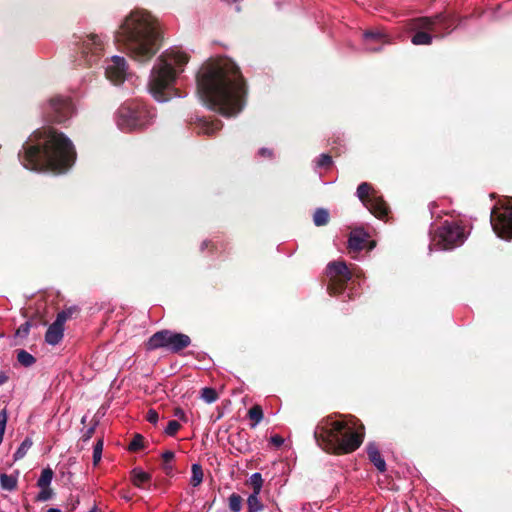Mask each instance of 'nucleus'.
I'll use <instances>...</instances> for the list:
<instances>
[{"label": "nucleus", "instance_id": "nucleus-30", "mask_svg": "<svg viewBox=\"0 0 512 512\" xmlns=\"http://www.w3.org/2000/svg\"><path fill=\"white\" fill-rule=\"evenodd\" d=\"M33 442L30 438H25L24 441L21 443V445L18 447V449L16 450V452L14 453V460L17 461V460H20L22 459L27 451L31 448Z\"/></svg>", "mask_w": 512, "mask_h": 512}, {"label": "nucleus", "instance_id": "nucleus-25", "mask_svg": "<svg viewBox=\"0 0 512 512\" xmlns=\"http://www.w3.org/2000/svg\"><path fill=\"white\" fill-rule=\"evenodd\" d=\"M17 361L23 367H31L36 363V358L24 349L17 351Z\"/></svg>", "mask_w": 512, "mask_h": 512}, {"label": "nucleus", "instance_id": "nucleus-8", "mask_svg": "<svg viewBox=\"0 0 512 512\" xmlns=\"http://www.w3.org/2000/svg\"><path fill=\"white\" fill-rule=\"evenodd\" d=\"M74 62L78 66L91 67L104 54V41L98 34L74 35Z\"/></svg>", "mask_w": 512, "mask_h": 512}, {"label": "nucleus", "instance_id": "nucleus-36", "mask_svg": "<svg viewBox=\"0 0 512 512\" xmlns=\"http://www.w3.org/2000/svg\"><path fill=\"white\" fill-rule=\"evenodd\" d=\"M102 451H103V440L102 439H99L96 444L94 445V448H93V464L96 466L100 460H101V456H102Z\"/></svg>", "mask_w": 512, "mask_h": 512}, {"label": "nucleus", "instance_id": "nucleus-32", "mask_svg": "<svg viewBox=\"0 0 512 512\" xmlns=\"http://www.w3.org/2000/svg\"><path fill=\"white\" fill-rule=\"evenodd\" d=\"M203 481V470L199 464L192 465V477H191V485L194 487L199 486Z\"/></svg>", "mask_w": 512, "mask_h": 512}, {"label": "nucleus", "instance_id": "nucleus-26", "mask_svg": "<svg viewBox=\"0 0 512 512\" xmlns=\"http://www.w3.org/2000/svg\"><path fill=\"white\" fill-rule=\"evenodd\" d=\"M0 485L2 489L13 491L17 488V478L6 473L0 474Z\"/></svg>", "mask_w": 512, "mask_h": 512}, {"label": "nucleus", "instance_id": "nucleus-4", "mask_svg": "<svg viewBox=\"0 0 512 512\" xmlns=\"http://www.w3.org/2000/svg\"><path fill=\"white\" fill-rule=\"evenodd\" d=\"M314 439L324 451L344 455L357 450L364 440V434L356 431L347 422L336 420L332 415L321 419L315 427Z\"/></svg>", "mask_w": 512, "mask_h": 512}, {"label": "nucleus", "instance_id": "nucleus-28", "mask_svg": "<svg viewBox=\"0 0 512 512\" xmlns=\"http://www.w3.org/2000/svg\"><path fill=\"white\" fill-rule=\"evenodd\" d=\"M53 470L51 468H45L42 470L39 479L37 480V486L40 488H47L50 486L53 478Z\"/></svg>", "mask_w": 512, "mask_h": 512}, {"label": "nucleus", "instance_id": "nucleus-9", "mask_svg": "<svg viewBox=\"0 0 512 512\" xmlns=\"http://www.w3.org/2000/svg\"><path fill=\"white\" fill-rule=\"evenodd\" d=\"M431 246L439 250H451L466 239L463 226L454 221H444L431 232Z\"/></svg>", "mask_w": 512, "mask_h": 512}, {"label": "nucleus", "instance_id": "nucleus-39", "mask_svg": "<svg viewBox=\"0 0 512 512\" xmlns=\"http://www.w3.org/2000/svg\"><path fill=\"white\" fill-rule=\"evenodd\" d=\"M53 496V490L50 487L41 488V491L38 493L36 497V501H47L51 499Z\"/></svg>", "mask_w": 512, "mask_h": 512}, {"label": "nucleus", "instance_id": "nucleus-5", "mask_svg": "<svg viewBox=\"0 0 512 512\" xmlns=\"http://www.w3.org/2000/svg\"><path fill=\"white\" fill-rule=\"evenodd\" d=\"M188 61L189 56L177 50H166L159 56L148 84L150 93L157 101L165 102L171 98L176 78Z\"/></svg>", "mask_w": 512, "mask_h": 512}, {"label": "nucleus", "instance_id": "nucleus-38", "mask_svg": "<svg viewBox=\"0 0 512 512\" xmlns=\"http://www.w3.org/2000/svg\"><path fill=\"white\" fill-rule=\"evenodd\" d=\"M31 328V323L29 321H26L25 323L21 324L18 329L16 330L15 335L17 337L25 338L28 336Z\"/></svg>", "mask_w": 512, "mask_h": 512}, {"label": "nucleus", "instance_id": "nucleus-12", "mask_svg": "<svg viewBox=\"0 0 512 512\" xmlns=\"http://www.w3.org/2000/svg\"><path fill=\"white\" fill-rule=\"evenodd\" d=\"M357 196L363 205L378 219L387 220L390 207L383 199L382 196L378 195L372 185L368 182H362L357 187Z\"/></svg>", "mask_w": 512, "mask_h": 512}, {"label": "nucleus", "instance_id": "nucleus-13", "mask_svg": "<svg viewBox=\"0 0 512 512\" xmlns=\"http://www.w3.org/2000/svg\"><path fill=\"white\" fill-rule=\"evenodd\" d=\"M494 232L502 239H512V199L496 205L490 216Z\"/></svg>", "mask_w": 512, "mask_h": 512}, {"label": "nucleus", "instance_id": "nucleus-23", "mask_svg": "<svg viewBox=\"0 0 512 512\" xmlns=\"http://www.w3.org/2000/svg\"><path fill=\"white\" fill-rule=\"evenodd\" d=\"M330 214L325 208H317L313 214V222L316 226H325L329 223Z\"/></svg>", "mask_w": 512, "mask_h": 512}, {"label": "nucleus", "instance_id": "nucleus-45", "mask_svg": "<svg viewBox=\"0 0 512 512\" xmlns=\"http://www.w3.org/2000/svg\"><path fill=\"white\" fill-rule=\"evenodd\" d=\"M270 442L276 446V447H280L283 445L284 443V439L280 436V435H274L270 438Z\"/></svg>", "mask_w": 512, "mask_h": 512}, {"label": "nucleus", "instance_id": "nucleus-33", "mask_svg": "<svg viewBox=\"0 0 512 512\" xmlns=\"http://www.w3.org/2000/svg\"><path fill=\"white\" fill-rule=\"evenodd\" d=\"M249 484L251 485L253 492L255 494H260L262 486H263V478L262 475L258 472L252 474L249 479Z\"/></svg>", "mask_w": 512, "mask_h": 512}, {"label": "nucleus", "instance_id": "nucleus-22", "mask_svg": "<svg viewBox=\"0 0 512 512\" xmlns=\"http://www.w3.org/2000/svg\"><path fill=\"white\" fill-rule=\"evenodd\" d=\"M80 314V308L77 305L69 306L64 308L57 314L56 319L60 320V323H65L67 320L76 318Z\"/></svg>", "mask_w": 512, "mask_h": 512}, {"label": "nucleus", "instance_id": "nucleus-17", "mask_svg": "<svg viewBox=\"0 0 512 512\" xmlns=\"http://www.w3.org/2000/svg\"><path fill=\"white\" fill-rule=\"evenodd\" d=\"M366 50L370 52L381 51L383 45L389 43L387 35L381 31L367 30L363 33Z\"/></svg>", "mask_w": 512, "mask_h": 512}, {"label": "nucleus", "instance_id": "nucleus-15", "mask_svg": "<svg viewBox=\"0 0 512 512\" xmlns=\"http://www.w3.org/2000/svg\"><path fill=\"white\" fill-rule=\"evenodd\" d=\"M376 246V241L369 239V234L362 228L354 229L348 239V250L350 254H357L361 250L371 251Z\"/></svg>", "mask_w": 512, "mask_h": 512}, {"label": "nucleus", "instance_id": "nucleus-34", "mask_svg": "<svg viewBox=\"0 0 512 512\" xmlns=\"http://www.w3.org/2000/svg\"><path fill=\"white\" fill-rule=\"evenodd\" d=\"M229 509L231 512H240L242 509L243 499L239 494L232 493L229 496Z\"/></svg>", "mask_w": 512, "mask_h": 512}, {"label": "nucleus", "instance_id": "nucleus-16", "mask_svg": "<svg viewBox=\"0 0 512 512\" xmlns=\"http://www.w3.org/2000/svg\"><path fill=\"white\" fill-rule=\"evenodd\" d=\"M126 61L121 56H113L105 69L107 79L115 84L122 83L126 76Z\"/></svg>", "mask_w": 512, "mask_h": 512}, {"label": "nucleus", "instance_id": "nucleus-29", "mask_svg": "<svg viewBox=\"0 0 512 512\" xmlns=\"http://www.w3.org/2000/svg\"><path fill=\"white\" fill-rule=\"evenodd\" d=\"M248 416L250 420L253 421L252 427H255L263 419L264 414L262 407L257 404L252 406L248 411Z\"/></svg>", "mask_w": 512, "mask_h": 512}, {"label": "nucleus", "instance_id": "nucleus-20", "mask_svg": "<svg viewBox=\"0 0 512 512\" xmlns=\"http://www.w3.org/2000/svg\"><path fill=\"white\" fill-rule=\"evenodd\" d=\"M367 456L369 461L377 468L381 473L386 471V462L381 456L379 448L375 443H369L366 447Z\"/></svg>", "mask_w": 512, "mask_h": 512}, {"label": "nucleus", "instance_id": "nucleus-19", "mask_svg": "<svg viewBox=\"0 0 512 512\" xmlns=\"http://www.w3.org/2000/svg\"><path fill=\"white\" fill-rule=\"evenodd\" d=\"M64 324L60 320H55L47 329L45 341L50 345H57L63 338Z\"/></svg>", "mask_w": 512, "mask_h": 512}, {"label": "nucleus", "instance_id": "nucleus-43", "mask_svg": "<svg viewBox=\"0 0 512 512\" xmlns=\"http://www.w3.org/2000/svg\"><path fill=\"white\" fill-rule=\"evenodd\" d=\"M258 155L260 157H264V158H269V159H272L273 156H274V153L271 149L269 148H261L259 151H258Z\"/></svg>", "mask_w": 512, "mask_h": 512}, {"label": "nucleus", "instance_id": "nucleus-47", "mask_svg": "<svg viewBox=\"0 0 512 512\" xmlns=\"http://www.w3.org/2000/svg\"><path fill=\"white\" fill-rule=\"evenodd\" d=\"M8 376L5 372H0V386L5 384L8 381Z\"/></svg>", "mask_w": 512, "mask_h": 512}, {"label": "nucleus", "instance_id": "nucleus-14", "mask_svg": "<svg viewBox=\"0 0 512 512\" xmlns=\"http://www.w3.org/2000/svg\"><path fill=\"white\" fill-rule=\"evenodd\" d=\"M74 113V105L70 97L61 95L49 99L44 108V115L47 121L52 123H63Z\"/></svg>", "mask_w": 512, "mask_h": 512}, {"label": "nucleus", "instance_id": "nucleus-49", "mask_svg": "<svg viewBox=\"0 0 512 512\" xmlns=\"http://www.w3.org/2000/svg\"><path fill=\"white\" fill-rule=\"evenodd\" d=\"M89 512H99L97 506H94Z\"/></svg>", "mask_w": 512, "mask_h": 512}, {"label": "nucleus", "instance_id": "nucleus-2", "mask_svg": "<svg viewBox=\"0 0 512 512\" xmlns=\"http://www.w3.org/2000/svg\"><path fill=\"white\" fill-rule=\"evenodd\" d=\"M21 164L31 171L66 172L76 160L71 140L53 127H42L32 133L18 153Z\"/></svg>", "mask_w": 512, "mask_h": 512}, {"label": "nucleus", "instance_id": "nucleus-35", "mask_svg": "<svg viewBox=\"0 0 512 512\" xmlns=\"http://www.w3.org/2000/svg\"><path fill=\"white\" fill-rule=\"evenodd\" d=\"M144 437L137 433L134 435L133 439L129 443L128 450L130 452H137L140 449L144 448Z\"/></svg>", "mask_w": 512, "mask_h": 512}, {"label": "nucleus", "instance_id": "nucleus-21", "mask_svg": "<svg viewBox=\"0 0 512 512\" xmlns=\"http://www.w3.org/2000/svg\"><path fill=\"white\" fill-rule=\"evenodd\" d=\"M151 480V474L142 471L139 468H134L131 471V481L136 487H142L144 483Z\"/></svg>", "mask_w": 512, "mask_h": 512}, {"label": "nucleus", "instance_id": "nucleus-40", "mask_svg": "<svg viewBox=\"0 0 512 512\" xmlns=\"http://www.w3.org/2000/svg\"><path fill=\"white\" fill-rule=\"evenodd\" d=\"M332 163H333L332 157L329 154H325V153L321 154L317 161V165L319 167H323L326 169H328L332 165Z\"/></svg>", "mask_w": 512, "mask_h": 512}, {"label": "nucleus", "instance_id": "nucleus-46", "mask_svg": "<svg viewBox=\"0 0 512 512\" xmlns=\"http://www.w3.org/2000/svg\"><path fill=\"white\" fill-rule=\"evenodd\" d=\"M94 431H95V428H94V427L89 428V429L86 431V433L84 434V436H83L84 441H87L88 439H90V438L92 437V435H93Z\"/></svg>", "mask_w": 512, "mask_h": 512}, {"label": "nucleus", "instance_id": "nucleus-27", "mask_svg": "<svg viewBox=\"0 0 512 512\" xmlns=\"http://www.w3.org/2000/svg\"><path fill=\"white\" fill-rule=\"evenodd\" d=\"M264 506L259 499V494L252 493L247 499V512H260Z\"/></svg>", "mask_w": 512, "mask_h": 512}, {"label": "nucleus", "instance_id": "nucleus-1", "mask_svg": "<svg viewBox=\"0 0 512 512\" xmlns=\"http://www.w3.org/2000/svg\"><path fill=\"white\" fill-rule=\"evenodd\" d=\"M196 83L207 107L224 117L238 115L247 103L246 79L237 64L227 57L210 58L203 63Z\"/></svg>", "mask_w": 512, "mask_h": 512}, {"label": "nucleus", "instance_id": "nucleus-37", "mask_svg": "<svg viewBox=\"0 0 512 512\" xmlns=\"http://www.w3.org/2000/svg\"><path fill=\"white\" fill-rule=\"evenodd\" d=\"M181 424L176 420H171L168 422V425L165 429V433L168 436H175L176 433L180 430Z\"/></svg>", "mask_w": 512, "mask_h": 512}, {"label": "nucleus", "instance_id": "nucleus-6", "mask_svg": "<svg viewBox=\"0 0 512 512\" xmlns=\"http://www.w3.org/2000/svg\"><path fill=\"white\" fill-rule=\"evenodd\" d=\"M155 114L141 100L124 102L117 111V125L122 131L141 130L149 126Z\"/></svg>", "mask_w": 512, "mask_h": 512}, {"label": "nucleus", "instance_id": "nucleus-24", "mask_svg": "<svg viewBox=\"0 0 512 512\" xmlns=\"http://www.w3.org/2000/svg\"><path fill=\"white\" fill-rule=\"evenodd\" d=\"M161 458H162V461H163L162 469H163L164 473L167 476H172V474H173V466L171 465V462L175 458L174 452L170 451V450H166V451H164L161 454Z\"/></svg>", "mask_w": 512, "mask_h": 512}, {"label": "nucleus", "instance_id": "nucleus-7", "mask_svg": "<svg viewBox=\"0 0 512 512\" xmlns=\"http://www.w3.org/2000/svg\"><path fill=\"white\" fill-rule=\"evenodd\" d=\"M410 30L414 32L411 42L414 45H430L434 34H441L449 31L453 27V20L442 13L433 17H419L412 19L410 22Z\"/></svg>", "mask_w": 512, "mask_h": 512}, {"label": "nucleus", "instance_id": "nucleus-42", "mask_svg": "<svg viewBox=\"0 0 512 512\" xmlns=\"http://www.w3.org/2000/svg\"><path fill=\"white\" fill-rule=\"evenodd\" d=\"M159 419V416H158V413L156 410L154 409H150L148 412H147V415H146V420L152 424H156L157 421Z\"/></svg>", "mask_w": 512, "mask_h": 512}, {"label": "nucleus", "instance_id": "nucleus-41", "mask_svg": "<svg viewBox=\"0 0 512 512\" xmlns=\"http://www.w3.org/2000/svg\"><path fill=\"white\" fill-rule=\"evenodd\" d=\"M205 249H208L210 253H214L217 249L216 245L210 240H204L201 243L200 250L203 252Z\"/></svg>", "mask_w": 512, "mask_h": 512}, {"label": "nucleus", "instance_id": "nucleus-48", "mask_svg": "<svg viewBox=\"0 0 512 512\" xmlns=\"http://www.w3.org/2000/svg\"><path fill=\"white\" fill-rule=\"evenodd\" d=\"M47 512H61V510L57 509V508H50V509H48Z\"/></svg>", "mask_w": 512, "mask_h": 512}, {"label": "nucleus", "instance_id": "nucleus-31", "mask_svg": "<svg viewBox=\"0 0 512 512\" xmlns=\"http://www.w3.org/2000/svg\"><path fill=\"white\" fill-rule=\"evenodd\" d=\"M219 395L214 388L204 387L201 389V398L208 404L217 401Z\"/></svg>", "mask_w": 512, "mask_h": 512}, {"label": "nucleus", "instance_id": "nucleus-3", "mask_svg": "<svg viewBox=\"0 0 512 512\" xmlns=\"http://www.w3.org/2000/svg\"><path fill=\"white\" fill-rule=\"evenodd\" d=\"M162 40L158 20L143 10L132 11L115 32V41L139 63L150 61L160 50Z\"/></svg>", "mask_w": 512, "mask_h": 512}, {"label": "nucleus", "instance_id": "nucleus-11", "mask_svg": "<svg viewBox=\"0 0 512 512\" xmlns=\"http://www.w3.org/2000/svg\"><path fill=\"white\" fill-rule=\"evenodd\" d=\"M326 270L329 278L327 291L331 296L341 294L346 289L347 283L353 275L360 276L357 268H349L344 261L330 262Z\"/></svg>", "mask_w": 512, "mask_h": 512}, {"label": "nucleus", "instance_id": "nucleus-18", "mask_svg": "<svg viewBox=\"0 0 512 512\" xmlns=\"http://www.w3.org/2000/svg\"><path fill=\"white\" fill-rule=\"evenodd\" d=\"M223 123L219 119L209 120L206 117L197 118L195 121V129L198 134H205L208 136L214 135L217 131L221 130Z\"/></svg>", "mask_w": 512, "mask_h": 512}, {"label": "nucleus", "instance_id": "nucleus-10", "mask_svg": "<svg viewBox=\"0 0 512 512\" xmlns=\"http://www.w3.org/2000/svg\"><path fill=\"white\" fill-rule=\"evenodd\" d=\"M191 344V338L183 333L163 329L155 332L145 343L147 351L166 349L167 351L179 354Z\"/></svg>", "mask_w": 512, "mask_h": 512}, {"label": "nucleus", "instance_id": "nucleus-44", "mask_svg": "<svg viewBox=\"0 0 512 512\" xmlns=\"http://www.w3.org/2000/svg\"><path fill=\"white\" fill-rule=\"evenodd\" d=\"M173 415H174L175 417H178V418H179L180 420H182L183 422H187L186 414H185V412H184V410H183L182 408H180V407H176V408L174 409V413H173Z\"/></svg>", "mask_w": 512, "mask_h": 512}]
</instances>
